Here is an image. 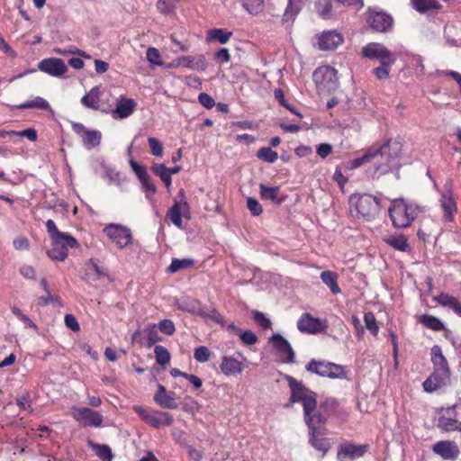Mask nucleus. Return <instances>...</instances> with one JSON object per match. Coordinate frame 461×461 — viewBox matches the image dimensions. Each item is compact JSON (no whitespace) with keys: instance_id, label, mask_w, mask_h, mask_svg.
<instances>
[{"instance_id":"63","label":"nucleus","mask_w":461,"mask_h":461,"mask_svg":"<svg viewBox=\"0 0 461 461\" xmlns=\"http://www.w3.org/2000/svg\"><path fill=\"white\" fill-rule=\"evenodd\" d=\"M130 165H131V169L136 174V176H138L140 181L144 179L147 176H149L146 168L144 167L139 165L135 160L131 159Z\"/></svg>"},{"instance_id":"22","label":"nucleus","mask_w":461,"mask_h":461,"mask_svg":"<svg viewBox=\"0 0 461 461\" xmlns=\"http://www.w3.org/2000/svg\"><path fill=\"white\" fill-rule=\"evenodd\" d=\"M39 69L53 77L62 76L67 71L65 62L60 59H45L39 63Z\"/></svg>"},{"instance_id":"43","label":"nucleus","mask_w":461,"mask_h":461,"mask_svg":"<svg viewBox=\"0 0 461 461\" xmlns=\"http://www.w3.org/2000/svg\"><path fill=\"white\" fill-rule=\"evenodd\" d=\"M17 109H30V108H37L41 110H48L50 109V104L41 96L35 97L33 100L25 102L19 105H16Z\"/></svg>"},{"instance_id":"39","label":"nucleus","mask_w":461,"mask_h":461,"mask_svg":"<svg viewBox=\"0 0 461 461\" xmlns=\"http://www.w3.org/2000/svg\"><path fill=\"white\" fill-rule=\"evenodd\" d=\"M383 151H370L369 149L362 157L352 159L350 161V168L359 167L365 163H369L372 158H378L383 157Z\"/></svg>"},{"instance_id":"42","label":"nucleus","mask_w":461,"mask_h":461,"mask_svg":"<svg viewBox=\"0 0 461 461\" xmlns=\"http://www.w3.org/2000/svg\"><path fill=\"white\" fill-rule=\"evenodd\" d=\"M260 188V197L263 200H271L276 203H280L281 201L277 199V194L279 193L278 186H267L264 184L259 185Z\"/></svg>"},{"instance_id":"53","label":"nucleus","mask_w":461,"mask_h":461,"mask_svg":"<svg viewBox=\"0 0 461 461\" xmlns=\"http://www.w3.org/2000/svg\"><path fill=\"white\" fill-rule=\"evenodd\" d=\"M364 321L366 323V327L367 330L371 331L372 334L377 335L378 333V325L376 323L375 317L373 312H366L364 315Z\"/></svg>"},{"instance_id":"23","label":"nucleus","mask_w":461,"mask_h":461,"mask_svg":"<svg viewBox=\"0 0 461 461\" xmlns=\"http://www.w3.org/2000/svg\"><path fill=\"white\" fill-rule=\"evenodd\" d=\"M343 41L342 36L336 31L322 32L318 41L319 49L321 50H335Z\"/></svg>"},{"instance_id":"61","label":"nucleus","mask_w":461,"mask_h":461,"mask_svg":"<svg viewBox=\"0 0 461 461\" xmlns=\"http://www.w3.org/2000/svg\"><path fill=\"white\" fill-rule=\"evenodd\" d=\"M16 404L22 408L23 410L32 412V408L30 402V396L28 393H23L22 395H19L16 399Z\"/></svg>"},{"instance_id":"3","label":"nucleus","mask_w":461,"mask_h":461,"mask_svg":"<svg viewBox=\"0 0 461 461\" xmlns=\"http://www.w3.org/2000/svg\"><path fill=\"white\" fill-rule=\"evenodd\" d=\"M421 212L420 207L403 199H395L389 208V216L396 228H407Z\"/></svg>"},{"instance_id":"29","label":"nucleus","mask_w":461,"mask_h":461,"mask_svg":"<svg viewBox=\"0 0 461 461\" xmlns=\"http://www.w3.org/2000/svg\"><path fill=\"white\" fill-rule=\"evenodd\" d=\"M320 277L333 294H338L341 292L338 284L339 276L337 273L330 270L322 271Z\"/></svg>"},{"instance_id":"54","label":"nucleus","mask_w":461,"mask_h":461,"mask_svg":"<svg viewBox=\"0 0 461 461\" xmlns=\"http://www.w3.org/2000/svg\"><path fill=\"white\" fill-rule=\"evenodd\" d=\"M157 326L162 333L168 336L173 335L176 330L174 322L168 319L162 320Z\"/></svg>"},{"instance_id":"6","label":"nucleus","mask_w":461,"mask_h":461,"mask_svg":"<svg viewBox=\"0 0 461 461\" xmlns=\"http://www.w3.org/2000/svg\"><path fill=\"white\" fill-rule=\"evenodd\" d=\"M78 247L77 240L68 233H64L51 240V249L47 255L52 260L64 261L68 257V248Z\"/></svg>"},{"instance_id":"28","label":"nucleus","mask_w":461,"mask_h":461,"mask_svg":"<svg viewBox=\"0 0 461 461\" xmlns=\"http://www.w3.org/2000/svg\"><path fill=\"white\" fill-rule=\"evenodd\" d=\"M314 411H309L307 414H304V421L307 424L310 431L317 433L318 430H323L321 426L325 422V418L320 413H312Z\"/></svg>"},{"instance_id":"19","label":"nucleus","mask_w":461,"mask_h":461,"mask_svg":"<svg viewBox=\"0 0 461 461\" xmlns=\"http://www.w3.org/2000/svg\"><path fill=\"white\" fill-rule=\"evenodd\" d=\"M362 54L368 59H375L380 62L394 59L393 54L380 43L372 42L362 49Z\"/></svg>"},{"instance_id":"64","label":"nucleus","mask_w":461,"mask_h":461,"mask_svg":"<svg viewBox=\"0 0 461 461\" xmlns=\"http://www.w3.org/2000/svg\"><path fill=\"white\" fill-rule=\"evenodd\" d=\"M12 312L13 313L18 317L24 324H25V327L27 328H33V329H36V325L32 322V321L25 314H23L20 309H18L17 307H14L12 309Z\"/></svg>"},{"instance_id":"37","label":"nucleus","mask_w":461,"mask_h":461,"mask_svg":"<svg viewBox=\"0 0 461 461\" xmlns=\"http://www.w3.org/2000/svg\"><path fill=\"white\" fill-rule=\"evenodd\" d=\"M232 35L231 32H227L223 29H212L207 32V40L209 41H217L221 44H225L229 41Z\"/></svg>"},{"instance_id":"25","label":"nucleus","mask_w":461,"mask_h":461,"mask_svg":"<svg viewBox=\"0 0 461 461\" xmlns=\"http://www.w3.org/2000/svg\"><path fill=\"white\" fill-rule=\"evenodd\" d=\"M154 401L162 408L176 409L177 403L176 402L175 393H167L166 388L158 384V391L154 395Z\"/></svg>"},{"instance_id":"52","label":"nucleus","mask_w":461,"mask_h":461,"mask_svg":"<svg viewBox=\"0 0 461 461\" xmlns=\"http://www.w3.org/2000/svg\"><path fill=\"white\" fill-rule=\"evenodd\" d=\"M211 352L205 346H200L194 349V357L197 362L205 363L210 359Z\"/></svg>"},{"instance_id":"38","label":"nucleus","mask_w":461,"mask_h":461,"mask_svg":"<svg viewBox=\"0 0 461 461\" xmlns=\"http://www.w3.org/2000/svg\"><path fill=\"white\" fill-rule=\"evenodd\" d=\"M411 2L412 7L420 14L439 8V5L437 0H411Z\"/></svg>"},{"instance_id":"24","label":"nucleus","mask_w":461,"mask_h":461,"mask_svg":"<svg viewBox=\"0 0 461 461\" xmlns=\"http://www.w3.org/2000/svg\"><path fill=\"white\" fill-rule=\"evenodd\" d=\"M297 328L304 333L313 334L322 330L321 322L319 319L313 318L309 313L303 314L297 322Z\"/></svg>"},{"instance_id":"44","label":"nucleus","mask_w":461,"mask_h":461,"mask_svg":"<svg viewBox=\"0 0 461 461\" xmlns=\"http://www.w3.org/2000/svg\"><path fill=\"white\" fill-rule=\"evenodd\" d=\"M242 6L253 15L260 14L264 10L263 0H241Z\"/></svg>"},{"instance_id":"33","label":"nucleus","mask_w":461,"mask_h":461,"mask_svg":"<svg viewBox=\"0 0 461 461\" xmlns=\"http://www.w3.org/2000/svg\"><path fill=\"white\" fill-rule=\"evenodd\" d=\"M384 240L388 245L397 250L403 252L410 250L408 240L404 235H392L386 238Z\"/></svg>"},{"instance_id":"27","label":"nucleus","mask_w":461,"mask_h":461,"mask_svg":"<svg viewBox=\"0 0 461 461\" xmlns=\"http://www.w3.org/2000/svg\"><path fill=\"white\" fill-rule=\"evenodd\" d=\"M325 434L323 430H318L317 433L310 431L309 442L317 450L321 451L325 455L330 448V443L328 438H324Z\"/></svg>"},{"instance_id":"1","label":"nucleus","mask_w":461,"mask_h":461,"mask_svg":"<svg viewBox=\"0 0 461 461\" xmlns=\"http://www.w3.org/2000/svg\"><path fill=\"white\" fill-rule=\"evenodd\" d=\"M431 361L434 365L433 373L423 382V388L428 393L449 384L450 371L441 348L435 345L431 348Z\"/></svg>"},{"instance_id":"59","label":"nucleus","mask_w":461,"mask_h":461,"mask_svg":"<svg viewBox=\"0 0 461 461\" xmlns=\"http://www.w3.org/2000/svg\"><path fill=\"white\" fill-rule=\"evenodd\" d=\"M7 134L26 137L28 140L32 141H34L37 139V132L34 129H26L21 131H7Z\"/></svg>"},{"instance_id":"16","label":"nucleus","mask_w":461,"mask_h":461,"mask_svg":"<svg viewBox=\"0 0 461 461\" xmlns=\"http://www.w3.org/2000/svg\"><path fill=\"white\" fill-rule=\"evenodd\" d=\"M73 417L84 426L100 427L103 422V416L98 411L87 407L75 408Z\"/></svg>"},{"instance_id":"2","label":"nucleus","mask_w":461,"mask_h":461,"mask_svg":"<svg viewBox=\"0 0 461 461\" xmlns=\"http://www.w3.org/2000/svg\"><path fill=\"white\" fill-rule=\"evenodd\" d=\"M350 213L352 216L371 221L380 211V200L371 194H352L349 197Z\"/></svg>"},{"instance_id":"35","label":"nucleus","mask_w":461,"mask_h":461,"mask_svg":"<svg viewBox=\"0 0 461 461\" xmlns=\"http://www.w3.org/2000/svg\"><path fill=\"white\" fill-rule=\"evenodd\" d=\"M99 95H100V90L98 86L93 87L88 94L84 95L81 98V103L83 105L92 108V109H98L99 105Z\"/></svg>"},{"instance_id":"45","label":"nucleus","mask_w":461,"mask_h":461,"mask_svg":"<svg viewBox=\"0 0 461 461\" xmlns=\"http://www.w3.org/2000/svg\"><path fill=\"white\" fill-rule=\"evenodd\" d=\"M158 328L157 324H148L145 328V332L147 335L148 346L150 347L157 342L161 341V337L158 334Z\"/></svg>"},{"instance_id":"26","label":"nucleus","mask_w":461,"mask_h":461,"mask_svg":"<svg viewBox=\"0 0 461 461\" xmlns=\"http://www.w3.org/2000/svg\"><path fill=\"white\" fill-rule=\"evenodd\" d=\"M136 103L133 99L122 96L113 111V116L121 119L129 117L134 111Z\"/></svg>"},{"instance_id":"5","label":"nucleus","mask_w":461,"mask_h":461,"mask_svg":"<svg viewBox=\"0 0 461 461\" xmlns=\"http://www.w3.org/2000/svg\"><path fill=\"white\" fill-rule=\"evenodd\" d=\"M399 150L398 143L390 144L389 141L385 142L379 149H372L370 151H383V157L378 158H371L369 163H372L375 167V172L380 175L385 174L390 171L392 162L397 157Z\"/></svg>"},{"instance_id":"32","label":"nucleus","mask_w":461,"mask_h":461,"mask_svg":"<svg viewBox=\"0 0 461 461\" xmlns=\"http://www.w3.org/2000/svg\"><path fill=\"white\" fill-rule=\"evenodd\" d=\"M436 301L443 306L451 308L457 315L461 316V303L456 297L441 294L436 297Z\"/></svg>"},{"instance_id":"7","label":"nucleus","mask_w":461,"mask_h":461,"mask_svg":"<svg viewBox=\"0 0 461 461\" xmlns=\"http://www.w3.org/2000/svg\"><path fill=\"white\" fill-rule=\"evenodd\" d=\"M313 80L320 89L329 93L339 87L338 71L330 66H322L315 69Z\"/></svg>"},{"instance_id":"10","label":"nucleus","mask_w":461,"mask_h":461,"mask_svg":"<svg viewBox=\"0 0 461 461\" xmlns=\"http://www.w3.org/2000/svg\"><path fill=\"white\" fill-rule=\"evenodd\" d=\"M103 231L120 249L131 244L132 234L127 226L109 223L104 228Z\"/></svg>"},{"instance_id":"8","label":"nucleus","mask_w":461,"mask_h":461,"mask_svg":"<svg viewBox=\"0 0 461 461\" xmlns=\"http://www.w3.org/2000/svg\"><path fill=\"white\" fill-rule=\"evenodd\" d=\"M133 411L146 423L154 428L169 426L173 422V418L168 412L155 411L149 407L140 405L133 406Z\"/></svg>"},{"instance_id":"18","label":"nucleus","mask_w":461,"mask_h":461,"mask_svg":"<svg viewBox=\"0 0 461 461\" xmlns=\"http://www.w3.org/2000/svg\"><path fill=\"white\" fill-rule=\"evenodd\" d=\"M432 450L445 460L455 461L460 450L457 444L451 440H441L433 445Z\"/></svg>"},{"instance_id":"60","label":"nucleus","mask_w":461,"mask_h":461,"mask_svg":"<svg viewBox=\"0 0 461 461\" xmlns=\"http://www.w3.org/2000/svg\"><path fill=\"white\" fill-rule=\"evenodd\" d=\"M247 206L254 216H258L263 212L261 204L254 198L249 197L247 199Z\"/></svg>"},{"instance_id":"9","label":"nucleus","mask_w":461,"mask_h":461,"mask_svg":"<svg viewBox=\"0 0 461 461\" xmlns=\"http://www.w3.org/2000/svg\"><path fill=\"white\" fill-rule=\"evenodd\" d=\"M306 370L314 373L320 376L330 378H345L346 372L344 367L331 362L317 361L312 359L306 366Z\"/></svg>"},{"instance_id":"48","label":"nucleus","mask_w":461,"mask_h":461,"mask_svg":"<svg viewBox=\"0 0 461 461\" xmlns=\"http://www.w3.org/2000/svg\"><path fill=\"white\" fill-rule=\"evenodd\" d=\"M177 3L178 0H158L157 8L163 14H170L175 11Z\"/></svg>"},{"instance_id":"51","label":"nucleus","mask_w":461,"mask_h":461,"mask_svg":"<svg viewBox=\"0 0 461 461\" xmlns=\"http://www.w3.org/2000/svg\"><path fill=\"white\" fill-rule=\"evenodd\" d=\"M194 261L192 259H177L174 258L171 262V264L167 267L168 273H176V271L180 269L186 268L193 265Z\"/></svg>"},{"instance_id":"58","label":"nucleus","mask_w":461,"mask_h":461,"mask_svg":"<svg viewBox=\"0 0 461 461\" xmlns=\"http://www.w3.org/2000/svg\"><path fill=\"white\" fill-rule=\"evenodd\" d=\"M241 341L246 345H254L258 341L257 335L251 330L239 331Z\"/></svg>"},{"instance_id":"30","label":"nucleus","mask_w":461,"mask_h":461,"mask_svg":"<svg viewBox=\"0 0 461 461\" xmlns=\"http://www.w3.org/2000/svg\"><path fill=\"white\" fill-rule=\"evenodd\" d=\"M102 134L97 130H88L81 138L83 145L87 149H92L99 146L101 142Z\"/></svg>"},{"instance_id":"11","label":"nucleus","mask_w":461,"mask_h":461,"mask_svg":"<svg viewBox=\"0 0 461 461\" xmlns=\"http://www.w3.org/2000/svg\"><path fill=\"white\" fill-rule=\"evenodd\" d=\"M176 305L181 311L196 314L203 318H208L215 321H218L221 318L220 314L214 309L205 310L202 307L198 300L191 297H182L178 300Z\"/></svg>"},{"instance_id":"12","label":"nucleus","mask_w":461,"mask_h":461,"mask_svg":"<svg viewBox=\"0 0 461 461\" xmlns=\"http://www.w3.org/2000/svg\"><path fill=\"white\" fill-rule=\"evenodd\" d=\"M178 196L181 197V199L179 201L175 200L174 204L167 211L166 218L169 219L175 226L182 229V217L189 220L191 213L189 204L185 198L183 190L178 193Z\"/></svg>"},{"instance_id":"13","label":"nucleus","mask_w":461,"mask_h":461,"mask_svg":"<svg viewBox=\"0 0 461 461\" xmlns=\"http://www.w3.org/2000/svg\"><path fill=\"white\" fill-rule=\"evenodd\" d=\"M438 427L445 431H461V403L447 408L438 419Z\"/></svg>"},{"instance_id":"36","label":"nucleus","mask_w":461,"mask_h":461,"mask_svg":"<svg viewBox=\"0 0 461 461\" xmlns=\"http://www.w3.org/2000/svg\"><path fill=\"white\" fill-rule=\"evenodd\" d=\"M87 446L96 454V456L102 460L110 461L113 457L111 448L107 445H101L95 443L88 439Z\"/></svg>"},{"instance_id":"55","label":"nucleus","mask_w":461,"mask_h":461,"mask_svg":"<svg viewBox=\"0 0 461 461\" xmlns=\"http://www.w3.org/2000/svg\"><path fill=\"white\" fill-rule=\"evenodd\" d=\"M146 57L148 61L151 64L158 66L162 64L160 53L156 48H149L147 50Z\"/></svg>"},{"instance_id":"50","label":"nucleus","mask_w":461,"mask_h":461,"mask_svg":"<svg viewBox=\"0 0 461 461\" xmlns=\"http://www.w3.org/2000/svg\"><path fill=\"white\" fill-rule=\"evenodd\" d=\"M156 361L158 365L164 366L170 361V354L163 346H156L154 348Z\"/></svg>"},{"instance_id":"47","label":"nucleus","mask_w":461,"mask_h":461,"mask_svg":"<svg viewBox=\"0 0 461 461\" xmlns=\"http://www.w3.org/2000/svg\"><path fill=\"white\" fill-rule=\"evenodd\" d=\"M257 157L266 162L274 163L277 158V152L269 147H263L258 150Z\"/></svg>"},{"instance_id":"34","label":"nucleus","mask_w":461,"mask_h":461,"mask_svg":"<svg viewBox=\"0 0 461 461\" xmlns=\"http://www.w3.org/2000/svg\"><path fill=\"white\" fill-rule=\"evenodd\" d=\"M306 0H288L287 6L284 14V20L294 19L302 10Z\"/></svg>"},{"instance_id":"4","label":"nucleus","mask_w":461,"mask_h":461,"mask_svg":"<svg viewBox=\"0 0 461 461\" xmlns=\"http://www.w3.org/2000/svg\"><path fill=\"white\" fill-rule=\"evenodd\" d=\"M286 378L291 389L290 402H302L304 414H307L309 411H315L317 406L316 393L307 389L294 377L287 376Z\"/></svg>"},{"instance_id":"40","label":"nucleus","mask_w":461,"mask_h":461,"mask_svg":"<svg viewBox=\"0 0 461 461\" xmlns=\"http://www.w3.org/2000/svg\"><path fill=\"white\" fill-rule=\"evenodd\" d=\"M420 322L423 324L425 327L435 331L442 330L445 329L443 322L439 319L432 315H421L420 317Z\"/></svg>"},{"instance_id":"62","label":"nucleus","mask_w":461,"mask_h":461,"mask_svg":"<svg viewBox=\"0 0 461 461\" xmlns=\"http://www.w3.org/2000/svg\"><path fill=\"white\" fill-rule=\"evenodd\" d=\"M87 271L89 274H93L95 276L94 277L95 280L100 278L103 276H105V273L103 271V269L97 265L95 259L91 258L89 260Z\"/></svg>"},{"instance_id":"49","label":"nucleus","mask_w":461,"mask_h":461,"mask_svg":"<svg viewBox=\"0 0 461 461\" xmlns=\"http://www.w3.org/2000/svg\"><path fill=\"white\" fill-rule=\"evenodd\" d=\"M394 59L380 62L381 66L374 69V74L378 79H384L389 77V71L392 65L394 63Z\"/></svg>"},{"instance_id":"31","label":"nucleus","mask_w":461,"mask_h":461,"mask_svg":"<svg viewBox=\"0 0 461 461\" xmlns=\"http://www.w3.org/2000/svg\"><path fill=\"white\" fill-rule=\"evenodd\" d=\"M440 202L446 217L451 221L453 219L454 212L456 210V206L450 191L442 194Z\"/></svg>"},{"instance_id":"20","label":"nucleus","mask_w":461,"mask_h":461,"mask_svg":"<svg viewBox=\"0 0 461 461\" xmlns=\"http://www.w3.org/2000/svg\"><path fill=\"white\" fill-rule=\"evenodd\" d=\"M174 67H184L193 70H205L207 63L205 57L202 54L194 56H181L174 60Z\"/></svg>"},{"instance_id":"57","label":"nucleus","mask_w":461,"mask_h":461,"mask_svg":"<svg viewBox=\"0 0 461 461\" xmlns=\"http://www.w3.org/2000/svg\"><path fill=\"white\" fill-rule=\"evenodd\" d=\"M148 142H149V148L151 149L152 155H154L156 157H161L163 154V146H162L161 142L153 137H149L148 139Z\"/></svg>"},{"instance_id":"56","label":"nucleus","mask_w":461,"mask_h":461,"mask_svg":"<svg viewBox=\"0 0 461 461\" xmlns=\"http://www.w3.org/2000/svg\"><path fill=\"white\" fill-rule=\"evenodd\" d=\"M253 317L255 321L264 330L271 328V321L268 318L265 316V314L261 312L255 311L253 312Z\"/></svg>"},{"instance_id":"41","label":"nucleus","mask_w":461,"mask_h":461,"mask_svg":"<svg viewBox=\"0 0 461 461\" xmlns=\"http://www.w3.org/2000/svg\"><path fill=\"white\" fill-rule=\"evenodd\" d=\"M314 6L321 18L330 19L331 17L332 4L330 0H315Z\"/></svg>"},{"instance_id":"14","label":"nucleus","mask_w":461,"mask_h":461,"mask_svg":"<svg viewBox=\"0 0 461 461\" xmlns=\"http://www.w3.org/2000/svg\"><path fill=\"white\" fill-rule=\"evenodd\" d=\"M276 354L284 363H294L295 354L290 343L280 334H273L270 338Z\"/></svg>"},{"instance_id":"17","label":"nucleus","mask_w":461,"mask_h":461,"mask_svg":"<svg viewBox=\"0 0 461 461\" xmlns=\"http://www.w3.org/2000/svg\"><path fill=\"white\" fill-rule=\"evenodd\" d=\"M367 450V445H356L352 443L341 444L337 453L338 461H353L361 457Z\"/></svg>"},{"instance_id":"21","label":"nucleus","mask_w":461,"mask_h":461,"mask_svg":"<svg viewBox=\"0 0 461 461\" xmlns=\"http://www.w3.org/2000/svg\"><path fill=\"white\" fill-rule=\"evenodd\" d=\"M367 23L374 30L383 32H386L392 26L393 19L384 12L370 10L367 16Z\"/></svg>"},{"instance_id":"15","label":"nucleus","mask_w":461,"mask_h":461,"mask_svg":"<svg viewBox=\"0 0 461 461\" xmlns=\"http://www.w3.org/2000/svg\"><path fill=\"white\" fill-rule=\"evenodd\" d=\"M237 355L238 357H222L220 369L225 375H238L241 374L246 367V357L241 353H238Z\"/></svg>"},{"instance_id":"46","label":"nucleus","mask_w":461,"mask_h":461,"mask_svg":"<svg viewBox=\"0 0 461 461\" xmlns=\"http://www.w3.org/2000/svg\"><path fill=\"white\" fill-rule=\"evenodd\" d=\"M153 172L160 177L162 182L167 187L171 185V176L168 172V168L164 164H158L153 167Z\"/></svg>"}]
</instances>
